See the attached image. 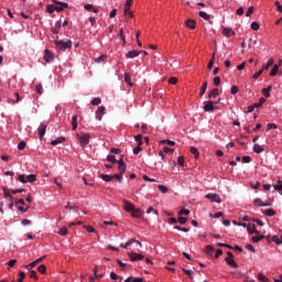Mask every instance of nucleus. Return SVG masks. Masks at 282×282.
Segmentation results:
<instances>
[{"label": "nucleus", "instance_id": "nucleus-1", "mask_svg": "<svg viewBox=\"0 0 282 282\" xmlns=\"http://www.w3.org/2000/svg\"><path fill=\"white\" fill-rule=\"evenodd\" d=\"M55 45H56V50H58V52H66L67 50H72V41L67 40H55L54 41Z\"/></svg>", "mask_w": 282, "mask_h": 282}, {"label": "nucleus", "instance_id": "nucleus-2", "mask_svg": "<svg viewBox=\"0 0 282 282\" xmlns=\"http://www.w3.org/2000/svg\"><path fill=\"white\" fill-rule=\"evenodd\" d=\"M220 101L221 99H218L217 101H205L203 107L204 111H215V105H219Z\"/></svg>", "mask_w": 282, "mask_h": 282}, {"label": "nucleus", "instance_id": "nucleus-3", "mask_svg": "<svg viewBox=\"0 0 282 282\" xmlns=\"http://www.w3.org/2000/svg\"><path fill=\"white\" fill-rule=\"evenodd\" d=\"M225 261H226L227 265H230L231 268H238L239 267L237 264V262L235 261V256L230 251L227 252V257L225 258Z\"/></svg>", "mask_w": 282, "mask_h": 282}, {"label": "nucleus", "instance_id": "nucleus-4", "mask_svg": "<svg viewBox=\"0 0 282 282\" xmlns=\"http://www.w3.org/2000/svg\"><path fill=\"white\" fill-rule=\"evenodd\" d=\"M205 197H206V199H209L210 202H214L216 204H221V197H219V194L209 193Z\"/></svg>", "mask_w": 282, "mask_h": 282}, {"label": "nucleus", "instance_id": "nucleus-5", "mask_svg": "<svg viewBox=\"0 0 282 282\" xmlns=\"http://www.w3.org/2000/svg\"><path fill=\"white\" fill-rule=\"evenodd\" d=\"M77 137L79 138L82 147H87V144H89V140H91V137L89 134H77Z\"/></svg>", "mask_w": 282, "mask_h": 282}, {"label": "nucleus", "instance_id": "nucleus-6", "mask_svg": "<svg viewBox=\"0 0 282 282\" xmlns=\"http://www.w3.org/2000/svg\"><path fill=\"white\" fill-rule=\"evenodd\" d=\"M53 3H55V11L56 12H63L64 8H68V4L65 2H58L56 0H53Z\"/></svg>", "mask_w": 282, "mask_h": 282}, {"label": "nucleus", "instance_id": "nucleus-7", "mask_svg": "<svg viewBox=\"0 0 282 282\" xmlns=\"http://www.w3.org/2000/svg\"><path fill=\"white\" fill-rule=\"evenodd\" d=\"M117 164H118L119 173H121V175H124V173L127 172V164L124 163L122 158L118 161Z\"/></svg>", "mask_w": 282, "mask_h": 282}, {"label": "nucleus", "instance_id": "nucleus-8", "mask_svg": "<svg viewBox=\"0 0 282 282\" xmlns=\"http://www.w3.org/2000/svg\"><path fill=\"white\" fill-rule=\"evenodd\" d=\"M128 254L131 261H142V259H144V256L140 253L129 252Z\"/></svg>", "mask_w": 282, "mask_h": 282}, {"label": "nucleus", "instance_id": "nucleus-9", "mask_svg": "<svg viewBox=\"0 0 282 282\" xmlns=\"http://www.w3.org/2000/svg\"><path fill=\"white\" fill-rule=\"evenodd\" d=\"M44 61L46 63H52V61H54V54H52V52L50 50H45V52H44Z\"/></svg>", "mask_w": 282, "mask_h": 282}, {"label": "nucleus", "instance_id": "nucleus-10", "mask_svg": "<svg viewBox=\"0 0 282 282\" xmlns=\"http://www.w3.org/2000/svg\"><path fill=\"white\" fill-rule=\"evenodd\" d=\"M123 208L126 213H132L135 207L129 200H123Z\"/></svg>", "mask_w": 282, "mask_h": 282}, {"label": "nucleus", "instance_id": "nucleus-11", "mask_svg": "<svg viewBox=\"0 0 282 282\" xmlns=\"http://www.w3.org/2000/svg\"><path fill=\"white\" fill-rule=\"evenodd\" d=\"M43 259H45V257L36 259L35 261H33L30 264H28L25 268L28 270H32L33 268H36V265H39V263H41L43 261Z\"/></svg>", "mask_w": 282, "mask_h": 282}, {"label": "nucleus", "instance_id": "nucleus-12", "mask_svg": "<svg viewBox=\"0 0 282 282\" xmlns=\"http://www.w3.org/2000/svg\"><path fill=\"white\" fill-rule=\"evenodd\" d=\"M39 135H40V140H43L44 135H45V131H47V126H45V123H42L39 129Z\"/></svg>", "mask_w": 282, "mask_h": 282}, {"label": "nucleus", "instance_id": "nucleus-13", "mask_svg": "<svg viewBox=\"0 0 282 282\" xmlns=\"http://www.w3.org/2000/svg\"><path fill=\"white\" fill-rule=\"evenodd\" d=\"M105 106H100L96 111L97 120H102V116H105Z\"/></svg>", "mask_w": 282, "mask_h": 282}, {"label": "nucleus", "instance_id": "nucleus-14", "mask_svg": "<svg viewBox=\"0 0 282 282\" xmlns=\"http://www.w3.org/2000/svg\"><path fill=\"white\" fill-rule=\"evenodd\" d=\"M142 215H144V213L140 208L134 207V209H132V212H131V216L135 217L137 219H140V217H142Z\"/></svg>", "mask_w": 282, "mask_h": 282}, {"label": "nucleus", "instance_id": "nucleus-15", "mask_svg": "<svg viewBox=\"0 0 282 282\" xmlns=\"http://www.w3.org/2000/svg\"><path fill=\"white\" fill-rule=\"evenodd\" d=\"M140 51H130L126 54V58H138Z\"/></svg>", "mask_w": 282, "mask_h": 282}, {"label": "nucleus", "instance_id": "nucleus-16", "mask_svg": "<svg viewBox=\"0 0 282 282\" xmlns=\"http://www.w3.org/2000/svg\"><path fill=\"white\" fill-rule=\"evenodd\" d=\"M185 25L186 28H189V30H195L197 22H195V20L188 19L185 21Z\"/></svg>", "mask_w": 282, "mask_h": 282}, {"label": "nucleus", "instance_id": "nucleus-17", "mask_svg": "<svg viewBox=\"0 0 282 282\" xmlns=\"http://www.w3.org/2000/svg\"><path fill=\"white\" fill-rule=\"evenodd\" d=\"M223 34H224V36H228V37L235 36V31H232V29H230V28H224Z\"/></svg>", "mask_w": 282, "mask_h": 282}, {"label": "nucleus", "instance_id": "nucleus-18", "mask_svg": "<svg viewBox=\"0 0 282 282\" xmlns=\"http://www.w3.org/2000/svg\"><path fill=\"white\" fill-rule=\"evenodd\" d=\"M219 96V88H214L210 90V93L208 94V98L209 100H213V98H216Z\"/></svg>", "mask_w": 282, "mask_h": 282}, {"label": "nucleus", "instance_id": "nucleus-19", "mask_svg": "<svg viewBox=\"0 0 282 282\" xmlns=\"http://www.w3.org/2000/svg\"><path fill=\"white\" fill-rule=\"evenodd\" d=\"M132 6H133V0H127L124 8H123V14H127V12H129V10H131Z\"/></svg>", "mask_w": 282, "mask_h": 282}, {"label": "nucleus", "instance_id": "nucleus-20", "mask_svg": "<svg viewBox=\"0 0 282 282\" xmlns=\"http://www.w3.org/2000/svg\"><path fill=\"white\" fill-rule=\"evenodd\" d=\"M72 127L73 131H76L78 129V115H74L72 118Z\"/></svg>", "mask_w": 282, "mask_h": 282}, {"label": "nucleus", "instance_id": "nucleus-21", "mask_svg": "<svg viewBox=\"0 0 282 282\" xmlns=\"http://www.w3.org/2000/svg\"><path fill=\"white\" fill-rule=\"evenodd\" d=\"M63 142H65V138L64 137H59L56 140H53L51 142L52 147H56L57 144H63Z\"/></svg>", "mask_w": 282, "mask_h": 282}, {"label": "nucleus", "instance_id": "nucleus-22", "mask_svg": "<svg viewBox=\"0 0 282 282\" xmlns=\"http://www.w3.org/2000/svg\"><path fill=\"white\" fill-rule=\"evenodd\" d=\"M247 230H248L249 235H253V232H256L257 235L259 234V232L257 231V226L251 225V224H249V225L247 226Z\"/></svg>", "mask_w": 282, "mask_h": 282}, {"label": "nucleus", "instance_id": "nucleus-23", "mask_svg": "<svg viewBox=\"0 0 282 282\" xmlns=\"http://www.w3.org/2000/svg\"><path fill=\"white\" fill-rule=\"evenodd\" d=\"M253 204H254V206H270L269 203H263V200L261 198H256L253 200Z\"/></svg>", "mask_w": 282, "mask_h": 282}, {"label": "nucleus", "instance_id": "nucleus-24", "mask_svg": "<svg viewBox=\"0 0 282 282\" xmlns=\"http://www.w3.org/2000/svg\"><path fill=\"white\" fill-rule=\"evenodd\" d=\"M2 191H3V194H4L6 199H8V197H9L11 200L14 199V197H12V195H10V188L3 187Z\"/></svg>", "mask_w": 282, "mask_h": 282}, {"label": "nucleus", "instance_id": "nucleus-25", "mask_svg": "<svg viewBox=\"0 0 282 282\" xmlns=\"http://www.w3.org/2000/svg\"><path fill=\"white\" fill-rule=\"evenodd\" d=\"M272 65H274V59H269L267 65L262 66V72L270 69V67H272Z\"/></svg>", "mask_w": 282, "mask_h": 282}, {"label": "nucleus", "instance_id": "nucleus-26", "mask_svg": "<svg viewBox=\"0 0 282 282\" xmlns=\"http://www.w3.org/2000/svg\"><path fill=\"white\" fill-rule=\"evenodd\" d=\"M100 178L104 180V182H111V180H113V176L109 174H100Z\"/></svg>", "mask_w": 282, "mask_h": 282}, {"label": "nucleus", "instance_id": "nucleus-27", "mask_svg": "<svg viewBox=\"0 0 282 282\" xmlns=\"http://www.w3.org/2000/svg\"><path fill=\"white\" fill-rule=\"evenodd\" d=\"M206 89H208V82H205L202 87H200V91H199V96H204V94H206Z\"/></svg>", "mask_w": 282, "mask_h": 282}, {"label": "nucleus", "instance_id": "nucleus-28", "mask_svg": "<svg viewBox=\"0 0 282 282\" xmlns=\"http://www.w3.org/2000/svg\"><path fill=\"white\" fill-rule=\"evenodd\" d=\"M189 151H191L192 155H194L195 159L199 158V151L197 150V148L192 147Z\"/></svg>", "mask_w": 282, "mask_h": 282}, {"label": "nucleus", "instance_id": "nucleus-29", "mask_svg": "<svg viewBox=\"0 0 282 282\" xmlns=\"http://www.w3.org/2000/svg\"><path fill=\"white\" fill-rule=\"evenodd\" d=\"M198 14L202 19H205V21H210V15L206 13V11H200Z\"/></svg>", "mask_w": 282, "mask_h": 282}, {"label": "nucleus", "instance_id": "nucleus-30", "mask_svg": "<svg viewBox=\"0 0 282 282\" xmlns=\"http://www.w3.org/2000/svg\"><path fill=\"white\" fill-rule=\"evenodd\" d=\"M59 30H61V21H57L55 23V28L52 29V32H53V34H58Z\"/></svg>", "mask_w": 282, "mask_h": 282}, {"label": "nucleus", "instance_id": "nucleus-31", "mask_svg": "<svg viewBox=\"0 0 282 282\" xmlns=\"http://www.w3.org/2000/svg\"><path fill=\"white\" fill-rule=\"evenodd\" d=\"M271 241L276 243V246H281V243H282L281 237H279V236H272Z\"/></svg>", "mask_w": 282, "mask_h": 282}, {"label": "nucleus", "instance_id": "nucleus-32", "mask_svg": "<svg viewBox=\"0 0 282 282\" xmlns=\"http://www.w3.org/2000/svg\"><path fill=\"white\" fill-rule=\"evenodd\" d=\"M253 151H254V153H263V147L256 143L253 145Z\"/></svg>", "mask_w": 282, "mask_h": 282}, {"label": "nucleus", "instance_id": "nucleus-33", "mask_svg": "<svg viewBox=\"0 0 282 282\" xmlns=\"http://www.w3.org/2000/svg\"><path fill=\"white\" fill-rule=\"evenodd\" d=\"M276 74H279V65H273V68L270 72V76H275Z\"/></svg>", "mask_w": 282, "mask_h": 282}, {"label": "nucleus", "instance_id": "nucleus-34", "mask_svg": "<svg viewBox=\"0 0 282 282\" xmlns=\"http://www.w3.org/2000/svg\"><path fill=\"white\" fill-rule=\"evenodd\" d=\"M205 252H206V254L210 256V254H213V252H215V248H213V246H210V245L206 246Z\"/></svg>", "mask_w": 282, "mask_h": 282}, {"label": "nucleus", "instance_id": "nucleus-35", "mask_svg": "<svg viewBox=\"0 0 282 282\" xmlns=\"http://www.w3.org/2000/svg\"><path fill=\"white\" fill-rule=\"evenodd\" d=\"M124 80L130 87H133V83H131V75L128 73L124 74Z\"/></svg>", "mask_w": 282, "mask_h": 282}, {"label": "nucleus", "instance_id": "nucleus-36", "mask_svg": "<svg viewBox=\"0 0 282 282\" xmlns=\"http://www.w3.org/2000/svg\"><path fill=\"white\" fill-rule=\"evenodd\" d=\"M261 239H265V236H253L251 238V241H253V243H259V241H261Z\"/></svg>", "mask_w": 282, "mask_h": 282}, {"label": "nucleus", "instance_id": "nucleus-37", "mask_svg": "<svg viewBox=\"0 0 282 282\" xmlns=\"http://www.w3.org/2000/svg\"><path fill=\"white\" fill-rule=\"evenodd\" d=\"M122 175L120 172L119 174H113L112 175V180H117L119 182V184H122Z\"/></svg>", "mask_w": 282, "mask_h": 282}, {"label": "nucleus", "instance_id": "nucleus-38", "mask_svg": "<svg viewBox=\"0 0 282 282\" xmlns=\"http://www.w3.org/2000/svg\"><path fill=\"white\" fill-rule=\"evenodd\" d=\"M18 180H19V182H21L22 184H28V178H26L25 174H20V175L18 176Z\"/></svg>", "mask_w": 282, "mask_h": 282}, {"label": "nucleus", "instance_id": "nucleus-39", "mask_svg": "<svg viewBox=\"0 0 282 282\" xmlns=\"http://www.w3.org/2000/svg\"><path fill=\"white\" fill-rule=\"evenodd\" d=\"M100 102H102V99H100V97H96L90 101V105L98 106Z\"/></svg>", "mask_w": 282, "mask_h": 282}, {"label": "nucleus", "instance_id": "nucleus-40", "mask_svg": "<svg viewBox=\"0 0 282 282\" xmlns=\"http://www.w3.org/2000/svg\"><path fill=\"white\" fill-rule=\"evenodd\" d=\"M258 280L261 282H270V279L265 278L263 273L258 274Z\"/></svg>", "mask_w": 282, "mask_h": 282}, {"label": "nucleus", "instance_id": "nucleus-41", "mask_svg": "<svg viewBox=\"0 0 282 282\" xmlns=\"http://www.w3.org/2000/svg\"><path fill=\"white\" fill-rule=\"evenodd\" d=\"M264 215H267V217H274L275 212L274 209H265Z\"/></svg>", "mask_w": 282, "mask_h": 282}, {"label": "nucleus", "instance_id": "nucleus-42", "mask_svg": "<svg viewBox=\"0 0 282 282\" xmlns=\"http://www.w3.org/2000/svg\"><path fill=\"white\" fill-rule=\"evenodd\" d=\"M247 109V113H252V111H254V109H259V107L257 106V104H253L251 106H248Z\"/></svg>", "mask_w": 282, "mask_h": 282}, {"label": "nucleus", "instance_id": "nucleus-43", "mask_svg": "<svg viewBox=\"0 0 282 282\" xmlns=\"http://www.w3.org/2000/svg\"><path fill=\"white\" fill-rule=\"evenodd\" d=\"M274 191H279L282 193V181H278V185H273Z\"/></svg>", "mask_w": 282, "mask_h": 282}, {"label": "nucleus", "instance_id": "nucleus-44", "mask_svg": "<svg viewBox=\"0 0 282 282\" xmlns=\"http://www.w3.org/2000/svg\"><path fill=\"white\" fill-rule=\"evenodd\" d=\"M108 162H111V164H118V160H116V155H108L107 156Z\"/></svg>", "mask_w": 282, "mask_h": 282}, {"label": "nucleus", "instance_id": "nucleus-45", "mask_svg": "<svg viewBox=\"0 0 282 282\" xmlns=\"http://www.w3.org/2000/svg\"><path fill=\"white\" fill-rule=\"evenodd\" d=\"M161 144H169V147H175V141L172 140H162Z\"/></svg>", "mask_w": 282, "mask_h": 282}, {"label": "nucleus", "instance_id": "nucleus-46", "mask_svg": "<svg viewBox=\"0 0 282 282\" xmlns=\"http://www.w3.org/2000/svg\"><path fill=\"white\" fill-rule=\"evenodd\" d=\"M133 241H135V239H130L127 241V243H121L120 247L128 248L129 246H132Z\"/></svg>", "mask_w": 282, "mask_h": 282}, {"label": "nucleus", "instance_id": "nucleus-47", "mask_svg": "<svg viewBox=\"0 0 282 282\" xmlns=\"http://www.w3.org/2000/svg\"><path fill=\"white\" fill-rule=\"evenodd\" d=\"M213 65H215V53L213 54L207 67L208 69H213Z\"/></svg>", "mask_w": 282, "mask_h": 282}, {"label": "nucleus", "instance_id": "nucleus-48", "mask_svg": "<svg viewBox=\"0 0 282 282\" xmlns=\"http://www.w3.org/2000/svg\"><path fill=\"white\" fill-rule=\"evenodd\" d=\"M26 182H36V175L34 174H30L26 176Z\"/></svg>", "mask_w": 282, "mask_h": 282}, {"label": "nucleus", "instance_id": "nucleus-49", "mask_svg": "<svg viewBox=\"0 0 282 282\" xmlns=\"http://www.w3.org/2000/svg\"><path fill=\"white\" fill-rule=\"evenodd\" d=\"M178 217H182V215H191V210L188 209H181L178 213H177Z\"/></svg>", "mask_w": 282, "mask_h": 282}, {"label": "nucleus", "instance_id": "nucleus-50", "mask_svg": "<svg viewBox=\"0 0 282 282\" xmlns=\"http://www.w3.org/2000/svg\"><path fill=\"white\" fill-rule=\"evenodd\" d=\"M47 270V268L45 267V264H41L37 268V272H40L41 274H45V271Z\"/></svg>", "mask_w": 282, "mask_h": 282}, {"label": "nucleus", "instance_id": "nucleus-51", "mask_svg": "<svg viewBox=\"0 0 282 282\" xmlns=\"http://www.w3.org/2000/svg\"><path fill=\"white\" fill-rule=\"evenodd\" d=\"M57 235H61L62 237H65V235H67V229L65 227L61 228L58 231H57Z\"/></svg>", "mask_w": 282, "mask_h": 282}, {"label": "nucleus", "instance_id": "nucleus-52", "mask_svg": "<svg viewBox=\"0 0 282 282\" xmlns=\"http://www.w3.org/2000/svg\"><path fill=\"white\" fill-rule=\"evenodd\" d=\"M158 188H159V191H161V193H169V187H166L164 185H159Z\"/></svg>", "mask_w": 282, "mask_h": 282}, {"label": "nucleus", "instance_id": "nucleus-53", "mask_svg": "<svg viewBox=\"0 0 282 282\" xmlns=\"http://www.w3.org/2000/svg\"><path fill=\"white\" fill-rule=\"evenodd\" d=\"M30 279H34L35 281H39V276H36V271L34 270L30 271Z\"/></svg>", "mask_w": 282, "mask_h": 282}, {"label": "nucleus", "instance_id": "nucleus-54", "mask_svg": "<svg viewBox=\"0 0 282 282\" xmlns=\"http://www.w3.org/2000/svg\"><path fill=\"white\" fill-rule=\"evenodd\" d=\"M242 162H243V164H250V162H252V158H250V156H242Z\"/></svg>", "mask_w": 282, "mask_h": 282}, {"label": "nucleus", "instance_id": "nucleus-55", "mask_svg": "<svg viewBox=\"0 0 282 282\" xmlns=\"http://www.w3.org/2000/svg\"><path fill=\"white\" fill-rule=\"evenodd\" d=\"M35 91L36 94H43V85L39 84L36 87H35Z\"/></svg>", "mask_w": 282, "mask_h": 282}, {"label": "nucleus", "instance_id": "nucleus-56", "mask_svg": "<svg viewBox=\"0 0 282 282\" xmlns=\"http://www.w3.org/2000/svg\"><path fill=\"white\" fill-rule=\"evenodd\" d=\"M25 147H26L25 141H21V142L18 144L19 151H23V149H25Z\"/></svg>", "mask_w": 282, "mask_h": 282}, {"label": "nucleus", "instance_id": "nucleus-57", "mask_svg": "<svg viewBox=\"0 0 282 282\" xmlns=\"http://www.w3.org/2000/svg\"><path fill=\"white\" fill-rule=\"evenodd\" d=\"M214 85H215L216 87H219V85H221V78H219V77H214Z\"/></svg>", "mask_w": 282, "mask_h": 282}, {"label": "nucleus", "instance_id": "nucleus-58", "mask_svg": "<svg viewBox=\"0 0 282 282\" xmlns=\"http://www.w3.org/2000/svg\"><path fill=\"white\" fill-rule=\"evenodd\" d=\"M19 279H18V282H23V279H25V272H23V271H20L19 272Z\"/></svg>", "mask_w": 282, "mask_h": 282}, {"label": "nucleus", "instance_id": "nucleus-59", "mask_svg": "<svg viewBox=\"0 0 282 282\" xmlns=\"http://www.w3.org/2000/svg\"><path fill=\"white\" fill-rule=\"evenodd\" d=\"M84 228L87 230V232H96V229L91 227L90 225L84 226Z\"/></svg>", "mask_w": 282, "mask_h": 282}, {"label": "nucleus", "instance_id": "nucleus-60", "mask_svg": "<svg viewBox=\"0 0 282 282\" xmlns=\"http://www.w3.org/2000/svg\"><path fill=\"white\" fill-rule=\"evenodd\" d=\"M163 151H164V153H167L169 155H171L175 150H173V149H171V148H169V147H165V148L163 149Z\"/></svg>", "mask_w": 282, "mask_h": 282}, {"label": "nucleus", "instance_id": "nucleus-61", "mask_svg": "<svg viewBox=\"0 0 282 282\" xmlns=\"http://www.w3.org/2000/svg\"><path fill=\"white\" fill-rule=\"evenodd\" d=\"M239 91V87L237 86H232L231 89H230V94H232L235 96V94H238Z\"/></svg>", "mask_w": 282, "mask_h": 282}, {"label": "nucleus", "instance_id": "nucleus-62", "mask_svg": "<svg viewBox=\"0 0 282 282\" xmlns=\"http://www.w3.org/2000/svg\"><path fill=\"white\" fill-rule=\"evenodd\" d=\"M170 85H177V77H171L169 79Z\"/></svg>", "mask_w": 282, "mask_h": 282}, {"label": "nucleus", "instance_id": "nucleus-63", "mask_svg": "<svg viewBox=\"0 0 282 282\" xmlns=\"http://www.w3.org/2000/svg\"><path fill=\"white\" fill-rule=\"evenodd\" d=\"M259 28H260V25L257 22L251 23V30L257 31V30H259Z\"/></svg>", "mask_w": 282, "mask_h": 282}, {"label": "nucleus", "instance_id": "nucleus-64", "mask_svg": "<svg viewBox=\"0 0 282 282\" xmlns=\"http://www.w3.org/2000/svg\"><path fill=\"white\" fill-rule=\"evenodd\" d=\"M177 164H178L180 166H184V156H178V159H177Z\"/></svg>", "mask_w": 282, "mask_h": 282}]
</instances>
